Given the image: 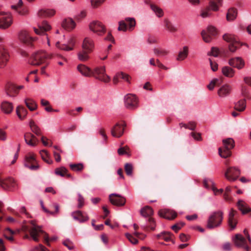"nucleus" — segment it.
Listing matches in <instances>:
<instances>
[{"instance_id":"9","label":"nucleus","mask_w":251,"mask_h":251,"mask_svg":"<svg viewBox=\"0 0 251 251\" xmlns=\"http://www.w3.org/2000/svg\"><path fill=\"white\" fill-rule=\"evenodd\" d=\"M241 174L240 170L235 167H229L225 172V176L229 181H235Z\"/></svg>"},{"instance_id":"39","label":"nucleus","mask_w":251,"mask_h":251,"mask_svg":"<svg viewBox=\"0 0 251 251\" xmlns=\"http://www.w3.org/2000/svg\"><path fill=\"white\" fill-rule=\"evenodd\" d=\"M188 54V48L187 46H184L183 48V50L179 52L176 60L178 61L184 60L187 57Z\"/></svg>"},{"instance_id":"4","label":"nucleus","mask_w":251,"mask_h":251,"mask_svg":"<svg viewBox=\"0 0 251 251\" xmlns=\"http://www.w3.org/2000/svg\"><path fill=\"white\" fill-rule=\"evenodd\" d=\"M51 29V26L46 21H43L42 24L38 25V28L33 27V29L35 33L42 36V40L46 41L48 46H50V41L49 38L46 33Z\"/></svg>"},{"instance_id":"32","label":"nucleus","mask_w":251,"mask_h":251,"mask_svg":"<svg viewBox=\"0 0 251 251\" xmlns=\"http://www.w3.org/2000/svg\"><path fill=\"white\" fill-rule=\"evenodd\" d=\"M54 14V11L51 9H41L38 12V16L40 18L49 17Z\"/></svg>"},{"instance_id":"21","label":"nucleus","mask_w":251,"mask_h":251,"mask_svg":"<svg viewBox=\"0 0 251 251\" xmlns=\"http://www.w3.org/2000/svg\"><path fill=\"white\" fill-rule=\"evenodd\" d=\"M19 38L21 41L28 44L35 40V38L31 37L26 31H21L19 34Z\"/></svg>"},{"instance_id":"37","label":"nucleus","mask_w":251,"mask_h":251,"mask_svg":"<svg viewBox=\"0 0 251 251\" xmlns=\"http://www.w3.org/2000/svg\"><path fill=\"white\" fill-rule=\"evenodd\" d=\"M2 183L8 189L14 188L17 185L15 180L11 177L5 179Z\"/></svg>"},{"instance_id":"46","label":"nucleus","mask_w":251,"mask_h":251,"mask_svg":"<svg viewBox=\"0 0 251 251\" xmlns=\"http://www.w3.org/2000/svg\"><path fill=\"white\" fill-rule=\"evenodd\" d=\"M125 21L128 23L129 30H132L136 25L135 19L133 18H126Z\"/></svg>"},{"instance_id":"13","label":"nucleus","mask_w":251,"mask_h":251,"mask_svg":"<svg viewBox=\"0 0 251 251\" xmlns=\"http://www.w3.org/2000/svg\"><path fill=\"white\" fill-rule=\"evenodd\" d=\"M90 29L98 35H101L105 32V29L102 24L98 21H93L90 24Z\"/></svg>"},{"instance_id":"50","label":"nucleus","mask_w":251,"mask_h":251,"mask_svg":"<svg viewBox=\"0 0 251 251\" xmlns=\"http://www.w3.org/2000/svg\"><path fill=\"white\" fill-rule=\"evenodd\" d=\"M154 54L157 55L164 56L167 54L168 51L160 49L154 48L153 49Z\"/></svg>"},{"instance_id":"30","label":"nucleus","mask_w":251,"mask_h":251,"mask_svg":"<svg viewBox=\"0 0 251 251\" xmlns=\"http://www.w3.org/2000/svg\"><path fill=\"white\" fill-rule=\"evenodd\" d=\"M16 112L18 117L21 120L24 119L27 114V110L22 105H18L16 107Z\"/></svg>"},{"instance_id":"34","label":"nucleus","mask_w":251,"mask_h":251,"mask_svg":"<svg viewBox=\"0 0 251 251\" xmlns=\"http://www.w3.org/2000/svg\"><path fill=\"white\" fill-rule=\"evenodd\" d=\"M164 25L166 29L171 32H175L177 30V28L175 25L168 19H165L164 20Z\"/></svg>"},{"instance_id":"36","label":"nucleus","mask_w":251,"mask_h":251,"mask_svg":"<svg viewBox=\"0 0 251 251\" xmlns=\"http://www.w3.org/2000/svg\"><path fill=\"white\" fill-rule=\"evenodd\" d=\"M153 211L152 209L149 206H146L140 210V213L142 216L145 217H150L153 214Z\"/></svg>"},{"instance_id":"14","label":"nucleus","mask_w":251,"mask_h":251,"mask_svg":"<svg viewBox=\"0 0 251 251\" xmlns=\"http://www.w3.org/2000/svg\"><path fill=\"white\" fill-rule=\"evenodd\" d=\"M232 91L231 86L225 84L222 85L218 90L217 93L219 97L221 98H226L230 95Z\"/></svg>"},{"instance_id":"54","label":"nucleus","mask_w":251,"mask_h":251,"mask_svg":"<svg viewBox=\"0 0 251 251\" xmlns=\"http://www.w3.org/2000/svg\"><path fill=\"white\" fill-rule=\"evenodd\" d=\"M78 205L77 207L81 208L84 205V199L80 194H78Z\"/></svg>"},{"instance_id":"16","label":"nucleus","mask_w":251,"mask_h":251,"mask_svg":"<svg viewBox=\"0 0 251 251\" xmlns=\"http://www.w3.org/2000/svg\"><path fill=\"white\" fill-rule=\"evenodd\" d=\"M159 215L168 220L174 219L177 216V213L170 209L160 210L158 212Z\"/></svg>"},{"instance_id":"8","label":"nucleus","mask_w":251,"mask_h":251,"mask_svg":"<svg viewBox=\"0 0 251 251\" xmlns=\"http://www.w3.org/2000/svg\"><path fill=\"white\" fill-rule=\"evenodd\" d=\"M203 41L206 43H209L212 40V36L217 35L216 28L212 26L207 27L206 30H203L201 32Z\"/></svg>"},{"instance_id":"27","label":"nucleus","mask_w":251,"mask_h":251,"mask_svg":"<svg viewBox=\"0 0 251 251\" xmlns=\"http://www.w3.org/2000/svg\"><path fill=\"white\" fill-rule=\"evenodd\" d=\"M173 234L170 232L163 231L156 235L158 239H163L166 242L171 241L173 244H175L174 241L172 239Z\"/></svg>"},{"instance_id":"40","label":"nucleus","mask_w":251,"mask_h":251,"mask_svg":"<svg viewBox=\"0 0 251 251\" xmlns=\"http://www.w3.org/2000/svg\"><path fill=\"white\" fill-rule=\"evenodd\" d=\"M222 72L225 76L228 77H232L234 74V70L228 66L223 67Z\"/></svg>"},{"instance_id":"42","label":"nucleus","mask_w":251,"mask_h":251,"mask_svg":"<svg viewBox=\"0 0 251 251\" xmlns=\"http://www.w3.org/2000/svg\"><path fill=\"white\" fill-rule=\"evenodd\" d=\"M89 53L90 52H88L87 50L82 49V50L77 53L78 59L81 61H85L87 60L89 58L88 55Z\"/></svg>"},{"instance_id":"47","label":"nucleus","mask_w":251,"mask_h":251,"mask_svg":"<svg viewBox=\"0 0 251 251\" xmlns=\"http://www.w3.org/2000/svg\"><path fill=\"white\" fill-rule=\"evenodd\" d=\"M54 148L55 150L53 151V155L55 160L56 162H60L61 160V156L60 154V152H61V151L59 149L57 146H54Z\"/></svg>"},{"instance_id":"10","label":"nucleus","mask_w":251,"mask_h":251,"mask_svg":"<svg viewBox=\"0 0 251 251\" xmlns=\"http://www.w3.org/2000/svg\"><path fill=\"white\" fill-rule=\"evenodd\" d=\"M109 200L113 205L118 206H123L126 203L125 198L116 193H112L109 195Z\"/></svg>"},{"instance_id":"1","label":"nucleus","mask_w":251,"mask_h":251,"mask_svg":"<svg viewBox=\"0 0 251 251\" xmlns=\"http://www.w3.org/2000/svg\"><path fill=\"white\" fill-rule=\"evenodd\" d=\"M78 71L84 76H93L104 82H107L110 80V77L105 74V68L104 66L96 67L93 71L84 65L80 64L77 66Z\"/></svg>"},{"instance_id":"58","label":"nucleus","mask_w":251,"mask_h":251,"mask_svg":"<svg viewBox=\"0 0 251 251\" xmlns=\"http://www.w3.org/2000/svg\"><path fill=\"white\" fill-rule=\"evenodd\" d=\"M241 45H240V44L239 43V44H229V46H228V48H229V50L232 52H235L236 50Z\"/></svg>"},{"instance_id":"38","label":"nucleus","mask_w":251,"mask_h":251,"mask_svg":"<svg viewBox=\"0 0 251 251\" xmlns=\"http://www.w3.org/2000/svg\"><path fill=\"white\" fill-rule=\"evenodd\" d=\"M75 42L72 37L69 38L67 44H64V51H69L74 49Z\"/></svg>"},{"instance_id":"44","label":"nucleus","mask_w":251,"mask_h":251,"mask_svg":"<svg viewBox=\"0 0 251 251\" xmlns=\"http://www.w3.org/2000/svg\"><path fill=\"white\" fill-rule=\"evenodd\" d=\"M71 169L74 172H81L84 169L83 164L81 163L73 164L69 165Z\"/></svg>"},{"instance_id":"23","label":"nucleus","mask_w":251,"mask_h":251,"mask_svg":"<svg viewBox=\"0 0 251 251\" xmlns=\"http://www.w3.org/2000/svg\"><path fill=\"white\" fill-rule=\"evenodd\" d=\"M9 55L6 50L0 47V68H3L8 61Z\"/></svg>"},{"instance_id":"6","label":"nucleus","mask_w":251,"mask_h":251,"mask_svg":"<svg viewBox=\"0 0 251 251\" xmlns=\"http://www.w3.org/2000/svg\"><path fill=\"white\" fill-rule=\"evenodd\" d=\"M32 226L29 228L27 229L29 233L30 236L26 234L24 236L25 239H29L30 238L35 242L39 241V236L40 233H44L39 226L35 225L33 222H31Z\"/></svg>"},{"instance_id":"60","label":"nucleus","mask_w":251,"mask_h":251,"mask_svg":"<svg viewBox=\"0 0 251 251\" xmlns=\"http://www.w3.org/2000/svg\"><path fill=\"white\" fill-rule=\"evenodd\" d=\"M149 225L151 230H154L155 227V224L154 220L151 218H149L148 220Z\"/></svg>"},{"instance_id":"3","label":"nucleus","mask_w":251,"mask_h":251,"mask_svg":"<svg viewBox=\"0 0 251 251\" xmlns=\"http://www.w3.org/2000/svg\"><path fill=\"white\" fill-rule=\"evenodd\" d=\"M223 220V212L217 211L213 212L209 217L207 223V227L213 229L221 226Z\"/></svg>"},{"instance_id":"56","label":"nucleus","mask_w":251,"mask_h":251,"mask_svg":"<svg viewBox=\"0 0 251 251\" xmlns=\"http://www.w3.org/2000/svg\"><path fill=\"white\" fill-rule=\"evenodd\" d=\"M16 10L18 14L21 16H25L28 13V10L25 7H24L22 9H18V10Z\"/></svg>"},{"instance_id":"62","label":"nucleus","mask_w":251,"mask_h":251,"mask_svg":"<svg viewBox=\"0 0 251 251\" xmlns=\"http://www.w3.org/2000/svg\"><path fill=\"white\" fill-rule=\"evenodd\" d=\"M25 167L31 170H37L39 168V166L38 165H35L34 164L29 165L27 163L25 164Z\"/></svg>"},{"instance_id":"51","label":"nucleus","mask_w":251,"mask_h":251,"mask_svg":"<svg viewBox=\"0 0 251 251\" xmlns=\"http://www.w3.org/2000/svg\"><path fill=\"white\" fill-rule=\"evenodd\" d=\"M118 30L119 31H126L127 25L125 21H121L119 22V27L118 28Z\"/></svg>"},{"instance_id":"64","label":"nucleus","mask_w":251,"mask_h":251,"mask_svg":"<svg viewBox=\"0 0 251 251\" xmlns=\"http://www.w3.org/2000/svg\"><path fill=\"white\" fill-rule=\"evenodd\" d=\"M191 135L196 140L201 141L202 140V138L201 137V134L200 133H196L195 132H191Z\"/></svg>"},{"instance_id":"33","label":"nucleus","mask_w":251,"mask_h":251,"mask_svg":"<svg viewBox=\"0 0 251 251\" xmlns=\"http://www.w3.org/2000/svg\"><path fill=\"white\" fill-rule=\"evenodd\" d=\"M246 107V102L245 99H242L235 103L234 109L238 111H244Z\"/></svg>"},{"instance_id":"24","label":"nucleus","mask_w":251,"mask_h":251,"mask_svg":"<svg viewBox=\"0 0 251 251\" xmlns=\"http://www.w3.org/2000/svg\"><path fill=\"white\" fill-rule=\"evenodd\" d=\"M233 241L235 245L238 248H242L247 243L245 238L240 234H237L233 238Z\"/></svg>"},{"instance_id":"5","label":"nucleus","mask_w":251,"mask_h":251,"mask_svg":"<svg viewBox=\"0 0 251 251\" xmlns=\"http://www.w3.org/2000/svg\"><path fill=\"white\" fill-rule=\"evenodd\" d=\"M223 143L224 149L222 150L221 148H219V154L221 157L226 158L230 156V150L233 149L235 146L234 141L232 138H229L224 139Z\"/></svg>"},{"instance_id":"57","label":"nucleus","mask_w":251,"mask_h":251,"mask_svg":"<svg viewBox=\"0 0 251 251\" xmlns=\"http://www.w3.org/2000/svg\"><path fill=\"white\" fill-rule=\"evenodd\" d=\"M105 0H91V4L93 7H97L100 5Z\"/></svg>"},{"instance_id":"18","label":"nucleus","mask_w":251,"mask_h":251,"mask_svg":"<svg viewBox=\"0 0 251 251\" xmlns=\"http://www.w3.org/2000/svg\"><path fill=\"white\" fill-rule=\"evenodd\" d=\"M72 216L75 220H77L80 223L85 222L89 219L87 215L80 210L72 212Z\"/></svg>"},{"instance_id":"19","label":"nucleus","mask_w":251,"mask_h":251,"mask_svg":"<svg viewBox=\"0 0 251 251\" xmlns=\"http://www.w3.org/2000/svg\"><path fill=\"white\" fill-rule=\"evenodd\" d=\"M25 141V143L29 146L35 147L36 146L38 140L32 134L30 133H26L24 135Z\"/></svg>"},{"instance_id":"48","label":"nucleus","mask_w":251,"mask_h":251,"mask_svg":"<svg viewBox=\"0 0 251 251\" xmlns=\"http://www.w3.org/2000/svg\"><path fill=\"white\" fill-rule=\"evenodd\" d=\"M125 170L127 176H131L132 175L133 166L132 164L129 163H126L125 165Z\"/></svg>"},{"instance_id":"59","label":"nucleus","mask_w":251,"mask_h":251,"mask_svg":"<svg viewBox=\"0 0 251 251\" xmlns=\"http://www.w3.org/2000/svg\"><path fill=\"white\" fill-rule=\"evenodd\" d=\"M23 4V2L22 0H18V1L17 3L12 5L11 6V8L13 9L18 10L22 7Z\"/></svg>"},{"instance_id":"61","label":"nucleus","mask_w":251,"mask_h":251,"mask_svg":"<svg viewBox=\"0 0 251 251\" xmlns=\"http://www.w3.org/2000/svg\"><path fill=\"white\" fill-rule=\"evenodd\" d=\"M7 139L6 133L3 130L0 129V140L5 141Z\"/></svg>"},{"instance_id":"26","label":"nucleus","mask_w":251,"mask_h":251,"mask_svg":"<svg viewBox=\"0 0 251 251\" xmlns=\"http://www.w3.org/2000/svg\"><path fill=\"white\" fill-rule=\"evenodd\" d=\"M237 206L238 209L241 211L242 214L245 215L251 211V208L243 200H240L238 201Z\"/></svg>"},{"instance_id":"29","label":"nucleus","mask_w":251,"mask_h":251,"mask_svg":"<svg viewBox=\"0 0 251 251\" xmlns=\"http://www.w3.org/2000/svg\"><path fill=\"white\" fill-rule=\"evenodd\" d=\"M223 39L229 44H239L238 39L234 35L226 33L223 36Z\"/></svg>"},{"instance_id":"43","label":"nucleus","mask_w":251,"mask_h":251,"mask_svg":"<svg viewBox=\"0 0 251 251\" xmlns=\"http://www.w3.org/2000/svg\"><path fill=\"white\" fill-rule=\"evenodd\" d=\"M31 131L35 134L39 136L41 135V131L40 128L37 126V125L33 121H30L29 123Z\"/></svg>"},{"instance_id":"22","label":"nucleus","mask_w":251,"mask_h":251,"mask_svg":"<svg viewBox=\"0 0 251 251\" xmlns=\"http://www.w3.org/2000/svg\"><path fill=\"white\" fill-rule=\"evenodd\" d=\"M237 213V212L236 210L231 209L228 214V223L231 230L234 229L236 227L237 221L234 218V217Z\"/></svg>"},{"instance_id":"11","label":"nucleus","mask_w":251,"mask_h":251,"mask_svg":"<svg viewBox=\"0 0 251 251\" xmlns=\"http://www.w3.org/2000/svg\"><path fill=\"white\" fill-rule=\"evenodd\" d=\"M126 107L129 109H134L137 107V100L135 95L127 94L125 97Z\"/></svg>"},{"instance_id":"41","label":"nucleus","mask_w":251,"mask_h":251,"mask_svg":"<svg viewBox=\"0 0 251 251\" xmlns=\"http://www.w3.org/2000/svg\"><path fill=\"white\" fill-rule=\"evenodd\" d=\"M150 7L158 17L160 18L164 15L163 10L158 6L154 4H151Z\"/></svg>"},{"instance_id":"25","label":"nucleus","mask_w":251,"mask_h":251,"mask_svg":"<svg viewBox=\"0 0 251 251\" xmlns=\"http://www.w3.org/2000/svg\"><path fill=\"white\" fill-rule=\"evenodd\" d=\"M76 26V23L72 18L64 19V29L71 31Z\"/></svg>"},{"instance_id":"20","label":"nucleus","mask_w":251,"mask_h":251,"mask_svg":"<svg viewBox=\"0 0 251 251\" xmlns=\"http://www.w3.org/2000/svg\"><path fill=\"white\" fill-rule=\"evenodd\" d=\"M82 48L88 52H91L94 48V43L92 39L89 37L84 38L82 45Z\"/></svg>"},{"instance_id":"52","label":"nucleus","mask_w":251,"mask_h":251,"mask_svg":"<svg viewBox=\"0 0 251 251\" xmlns=\"http://www.w3.org/2000/svg\"><path fill=\"white\" fill-rule=\"evenodd\" d=\"M185 223L182 222L177 223L176 224L172 226L171 228L174 230L176 232H177L183 226Z\"/></svg>"},{"instance_id":"17","label":"nucleus","mask_w":251,"mask_h":251,"mask_svg":"<svg viewBox=\"0 0 251 251\" xmlns=\"http://www.w3.org/2000/svg\"><path fill=\"white\" fill-rule=\"evenodd\" d=\"M228 64L230 66L237 68L238 69H242L245 66L244 60L239 57L230 59L228 61Z\"/></svg>"},{"instance_id":"35","label":"nucleus","mask_w":251,"mask_h":251,"mask_svg":"<svg viewBox=\"0 0 251 251\" xmlns=\"http://www.w3.org/2000/svg\"><path fill=\"white\" fill-rule=\"evenodd\" d=\"M237 15V11L235 8H230L228 9L226 14V19L227 21H233L236 19Z\"/></svg>"},{"instance_id":"55","label":"nucleus","mask_w":251,"mask_h":251,"mask_svg":"<svg viewBox=\"0 0 251 251\" xmlns=\"http://www.w3.org/2000/svg\"><path fill=\"white\" fill-rule=\"evenodd\" d=\"M126 236L129 241L133 244H136L138 243V240L134 237L132 235L129 233H126Z\"/></svg>"},{"instance_id":"28","label":"nucleus","mask_w":251,"mask_h":251,"mask_svg":"<svg viewBox=\"0 0 251 251\" xmlns=\"http://www.w3.org/2000/svg\"><path fill=\"white\" fill-rule=\"evenodd\" d=\"M24 102L30 111H33L37 108V105L35 101L31 98H26L24 100Z\"/></svg>"},{"instance_id":"12","label":"nucleus","mask_w":251,"mask_h":251,"mask_svg":"<svg viewBox=\"0 0 251 251\" xmlns=\"http://www.w3.org/2000/svg\"><path fill=\"white\" fill-rule=\"evenodd\" d=\"M222 0H210L209 7H207L206 11H203L201 12V16L202 18H205L209 15V10L211 9L213 11L218 10V5L220 4L222 2Z\"/></svg>"},{"instance_id":"31","label":"nucleus","mask_w":251,"mask_h":251,"mask_svg":"<svg viewBox=\"0 0 251 251\" xmlns=\"http://www.w3.org/2000/svg\"><path fill=\"white\" fill-rule=\"evenodd\" d=\"M1 110L5 114H10L13 110L12 103L8 101H3L1 104Z\"/></svg>"},{"instance_id":"49","label":"nucleus","mask_w":251,"mask_h":251,"mask_svg":"<svg viewBox=\"0 0 251 251\" xmlns=\"http://www.w3.org/2000/svg\"><path fill=\"white\" fill-rule=\"evenodd\" d=\"M43 233L45 234L44 236L45 242L48 246L50 245V243H49L50 241H55L58 238V237L56 236H53V237L50 238L48 236V235L46 233H45L44 232Z\"/></svg>"},{"instance_id":"2","label":"nucleus","mask_w":251,"mask_h":251,"mask_svg":"<svg viewBox=\"0 0 251 251\" xmlns=\"http://www.w3.org/2000/svg\"><path fill=\"white\" fill-rule=\"evenodd\" d=\"M55 55L61 56L60 54L49 53L45 50L38 51L33 54L30 63L32 65H39L44 63L46 59H51Z\"/></svg>"},{"instance_id":"7","label":"nucleus","mask_w":251,"mask_h":251,"mask_svg":"<svg viewBox=\"0 0 251 251\" xmlns=\"http://www.w3.org/2000/svg\"><path fill=\"white\" fill-rule=\"evenodd\" d=\"M12 23V17L10 13L0 12V28H7Z\"/></svg>"},{"instance_id":"45","label":"nucleus","mask_w":251,"mask_h":251,"mask_svg":"<svg viewBox=\"0 0 251 251\" xmlns=\"http://www.w3.org/2000/svg\"><path fill=\"white\" fill-rule=\"evenodd\" d=\"M27 163L29 165H32V164H35L36 163V160L35 158V156L34 154H29L25 156L24 165L25 166V164Z\"/></svg>"},{"instance_id":"15","label":"nucleus","mask_w":251,"mask_h":251,"mask_svg":"<svg viewBox=\"0 0 251 251\" xmlns=\"http://www.w3.org/2000/svg\"><path fill=\"white\" fill-rule=\"evenodd\" d=\"M125 124H120L117 123L115 126L111 129V133L112 135L116 138H120L123 134L124 132Z\"/></svg>"},{"instance_id":"53","label":"nucleus","mask_w":251,"mask_h":251,"mask_svg":"<svg viewBox=\"0 0 251 251\" xmlns=\"http://www.w3.org/2000/svg\"><path fill=\"white\" fill-rule=\"evenodd\" d=\"M118 75H119L120 78L124 79L127 82L130 83L129 76L127 74H125L124 73L121 72L118 73Z\"/></svg>"},{"instance_id":"63","label":"nucleus","mask_w":251,"mask_h":251,"mask_svg":"<svg viewBox=\"0 0 251 251\" xmlns=\"http://www.w3.org/2000/svg\"><path fill=\"white\" fill-rule=\"evenodd\" d=\"M31 251H47V249L43 245L40 244L39 246L34 247Z\"/></svg>"}]
</instances>
